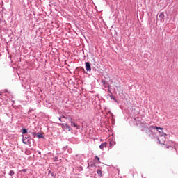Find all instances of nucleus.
I'll use <instances>...</instances> for the list:
<instances>
[{
    "label": "nucleus",
    "instance_id": "obj_18",
    "mask_svg": "<svg viewBox=\"0 0 178 178\" xmlns=\"http://www.w3.org/2000/svg\"><path fill=\"white\" fill-rule=\"evenodd\" d=\"M159 144H162V143H161V141H159Z\"/></svg>",
    "mask_w": 178,
    "mask_h": 178
},
{
    "label": "nucleus",
    "instance_id": "obj_5",
    "mask_svg": "<svg viewBox=\"0 0 178 178\" xmlns=\"http://www.w3.org/2000/svg\"><path fill=\"white\" fill-rule=\"evenodd\" d=\"M159 17L161 21L163 20L165 17V14H163V13H161L160 15H159Z\"/></svg>",
    "mask_w": 178,
    "mask_h": 178
},
{
    "label": "nucleus",
    "instance_id": "obj_6",
    "mask_svg": "<svg viewBox=\"0 0 178 178\" xmlns=\"http://www.w3.org/2000/svg\"><path fill=\"white\" fill-rule=\"evenodd\" d=\"M151 127V129H155L156 130H163V128H161V127H154V126H152V127Z\"/></svg>",
    "mask_w": 178,
    "mask_h": 178
},
{
    "label": "nucleus",
    "instance_id": "obj_19",
    "mask_svg": "<svg viewBox=\"0 0 178 178\" xmlns=\"http://www.w3.org/2000/svg\"><path fill=\"white\" fill-rule=\"evenodd\" d=\"M23 170V172H25L26 171V170Z\"/></svg>",
    "mask_w": 178,
    "mask_h": 178
},
{
    "label": "nucleus",
    "instance_id": "obj_12",
    "mask_svg": "<svg viewBox=\"0 0 178 178\" xmlns=\"http://www.w3.org/2000/svg\"><path fill=\"white\" fill-rule=\"evenodd\" d=\"M96 159H97L98 162H99V158L98 156H95Z\"/></svg>",
    "mask_w": 178,
    "mask_h": 178
},
{
    "label": "nucleus",
    "instance_id": "obj_10",
    "mask_svg": "<svg viewBox=\"0 0 178 178\" xmlns=\"http://www.w3.org/2000/svg\"><path fill=\"white\" fill-rule=\"evenodd\" d=\"M10 176H13V175H15V171L13 170H10L9 172Z\"/></svg>",
    "mask_w": 178,
    "mask_h": 178
},
{
    "label": "nucleus",
    "instance_id": "obj_9",
    "mask_svg": "<svg viewBox=\"0 0 178 178\" xmlns=\"http://www.w3.org/2000/svg\"><path fill=\"white\" fill-rule=\"evenodd\" d=\"M97 173L100 176V177H102V171L101 170H97Z\"/></svg>",
    "mask_w": 178,
    "mask_h": 178
},
{
    "label": "nucleus",
    "instance_id": "obj_14",
    "mask_svg": "<svg viewBox=\"0 0 178 178\" xmlns=\"http://www.w3.org/2000/svg\"><path fill=\"white\" fill-rule=\"evenodd\" d=\"M25 138H30V136H26Z\"/></svg>",
    "mask_w": 178,
    "mask_h": 178
},
{
    "label": "nucleus",
    "instance_id": "obj_11",
    "mask_svg": "<svg viewBox=\"0 0 178 178\" xmlns=\"http://www.w3.org/2000/svg\"><path fill=\"white\" fill-rule=\"evenodd\" d=\"M27 133V129H22V134H26Z\"/></svg>",
    "mask_w": 178,
    "mask_h": 178
},
{
    "label": "nucleus",
    "instance_id": "obj_4",
    "mask_svg": "<svg viewBox=\"0 0 178 178\" xmlns=\"http://www.w3.org/2000/svg\"><path fill=\"white\" fill-rule=\"evenodd\" d=\"M108 143H104L103 144L100 145L99 148L100 149H104V148H106V145Z\"/></svg>",
    "mask_w": 178,
    "mask_h": 178
},
{
    "label": "nucleus",
    "instance_id": "obj_2",
    "mask_svg": "<svg viewBox=\"0 0 178 178\" xmlns=\"http://www.w3.org/2000/svg\"><path fill=\"white\" fill-rule=\"evenodd\" d=\"M85 65H86V70L87 72H91V65H90V63L88 62H86Z\"/></svg>",
    "mask_w": 178,
    "mask_h": 178
},
{
    "label": "nucleus",
    "instance_id": "obj_17",
    "mask_svg": "<svg viewBox=\"0 0 178 178\" xmlns=\"http://www.w3.org/2000/svg\"><path fill=\"white\" fill-rule=\"evenodd\" d=\"M63 118L64 119L65 118V116H63Z\"/></svg>",
    "mask_w": 178,
    "mask_h": 178
},
{
    "label": "nucleus",
    "instance_id": "obj_1",
    "mask_svg": "<svg viewBox=\"0 0 178 178\" xmlns=\"http://www.w3.org/2000/svg\"><path fill=\"white\" fill-rule=\"evenodd\" d=\"M62 129H65L67 131H70V126L67 124H61Z\"/></svg>",
    "mask_w": 178,
    "mask_h": 178
},
{
    "label": "nucleus",
    "instance_id": "obj_15",
    "mask_svg": "<svg viewBox=\"0 0 178 178\" xmlns=\"http://www.w3.org/2000/svg\"><path fill=\"white\" fill-rule=\"evenodd\" d=\"M58 119H59L60 122H62V118H59Z\"/></svg>",
    "mask_w": 178,
    "mask_h": 178
},
{
    "label": "nucleus",
    "instance_id": "obj_3",
    "mask_svg": "<svg viewBox=\"0 0 178 178\" xmlns=\"http://www.w3.org/2000/svg\"><path fill=\"white\" fill-rule=\"evenodd\" d=\"M70 122H71V126L76 127L77 129H80V125H77V124L74 123L72 119L70 120Z\"/></svg>",
    "mask_w": 178,
    "mask_h": 178
},
{
    "label": "nucleus",
    "instance_id": "obj_16",
    "mask_svg": "<svg viewBox=\"0 0 178 178\" xmlns=\"http://www.w3.org/2000/svg\"><path fill=\"white\" fill-rule=\"evenodd\" d=\"M23 143H24V144H26V142L24 141V140H23Z\"/></svg>",
    "mask_w": 178,
    "mask_h": 178
},
{
    "label": "nucleus",
    "instance_id": "obj_13",
    "mask_svg": "<svg viewBox=\"0 0 178 178\" xmlns=\"http://www.w3.org/2000/svg\"><path fill=\"white\" fill-rule=\"evenodd\" d=\"M33 136H35L37 134H35V132H32Z\"/></svg>",
    "mask_w": 178,
    "mask_h": 178
},
{
    "label": "nucleus",
    "instance_id": "obj_7",
    "mask_svg": "<svg viewBox=\"0 0 178 178\" xmlns=\"http://www.w3.org/2000/svg\"><path fill=\"white\" fill-rule=\"evenodd\" d=\"M159 136H161V137H165L166 136V134L165 132H163L161 131H159Z\"/></svg>",
    "mask_w": 178,
    "mask_h": 178
},
{
    "label": "nucleus",
    "instance_id": "obj_8",
    "mask_svg": "<svg viewBox=\"0 0 178 178\" xmlns=\"http://www.w3.org/2000/svg\"><path fill=\"white\" fill-rule=\"evenodd\" d=\"M37 137L38 138H44V135H42V134L38 133Z\"/></svg>",
    "mask_w": 178,
    "mask_h": 178
}]
</instances>
